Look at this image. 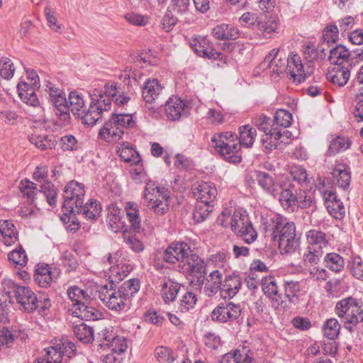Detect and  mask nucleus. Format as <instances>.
<instances>
[{
	"mask_svg": "<svg viewBox=\"0 0 363 363\" xmlns=\"http://www.w3.org/2000/svg\"><path fill=\"white\" fill-rule=\"evenodd\" d=\"M262 224L266 233L274 241L279 242V248L282 255H290L299 250L300 241L296 236L294 222L279 214H271L262 217Z\"/></svg>",
	"mask_w": 363,
	"mask_h": 363,
	"instance_id": "f257e3e1",
	"label": "nucleus"
},
{
	"mask_svg": "<svg viewBox=\"0 0 363 363\" xmlns=\"http://www.w3.org/2000/svg\"><path fill=\"white\" fill-rule=\"evenodd\" d=\"M91 100L89 108H86L84 100L81 94L77 91H72L69 94L68 105L69 113L71 111L74 116L82 121L83 124L88 126L94 125L102 118V110L106 109L104 99H94L91 94Z\"/></svg>",
	"mask_w": 363,
	"mask_h": 363,
	"instance_id": "f03ea898",
	"label": "nucleus"
},
{
	"mask_svg": "<svg viewBox=\"0 0 363 363\" xmlns=\"http://www.w3.org/2000/svg\"><path fill=\"white\" fill-rule=\"evenodd\" d=\"M192 194L198 203L193 213L194 220L197 223L203 221L211 212V208L218 195L215 184L210 182L200 181L192 186Z\"/></svg>",
	"mask_w": 363,
	"mask_h": 363,
	"instance_id": "7ed1b4c3",
	"label": "nucleus"
},
{
	"mask_svg": "<svg viewBox=\"0 0 363 363\" xmlns=\"http://www.w3.org/2000/svg\"><path fill=\"white\" fill-rule=\"evenodd\" d=\"M335 313L341 319L344 328L352 333L363 322V301L351 296L343 298L336 303Z\"/></svg>",
	"mask_w": 363,
	"mask_h": 363,
	"instance_id": "20e7f679",
	"label": "nucleus"
},
{
	"mask_svg": "<svg viewBox=\"0 0 363 363\" xmlns=\"http://www.w3.org/2000/svg\"><path fill=\"white\" fill-rule=\"evenodd\" d=\"M1 291L9 302L18 304L20 309L26 312L36 310L37 295L30 287L18 285L11 279H4Z\"/></svg>",
	"mask_w": 363,
	"mask_h": 363,
	"instance_id": "39448f33",
	"label": "nucleus"
},
{
	"mask_svg": "<svg viewBox=\"0 0 363 363\" xmlns=\"http://www.w3.org/2000/svg\"><path fill=\"white\" fill-rule=\"evenodd\" d=\"M279 202L281 206L289 211H294L296 208H308L313 206V198L308 187L298 189V186H289V189L279 194Z\"/></svg>",
	"mask_w": 363,
	"mask_h": 363,
	"instance_id": "423d86ee",
	"label": "nucleus"
},
{
	"mask_svg": "<svg viewBox=\"0 0 363 363\" xmlns=\"http://www.w3.org/2000/svg\"><path fill=\"white\" fill-rule=\"evenodd\" d=\"M169 191L164 186H158L153 181L146 182L144 199L147 206L159 216L165 214L169 209Z\"/></svg>",
	"mask_w": 363,
	"mask_h": 363,
	"instance_id": "0eeeda50",
	"label": "nucleus"
},
{
	"mask_svg": "<svg viewBox=\"0 0 363 363\" xmlns=\"http://www.w3.org/2000/svg\"><path fill=\"white\" fill-rule=\"evenodd\" d=\"M85 195L84 186L76 181H71L65 187L63 209L69 213L82 211Z\"/></svg>",
	"mask_w": 363,
	"mask_h": 363,
	"instance_id": "6e6552de",
	"label": "nucleus"
},
{
	"mask_svg": "<svg viewBox=\"0 0 363 363\" xmlns=\"http://www.w3.org/2000/svg\"><path fill=\"white\" fill-rule=\"evenodd\" d=\"M229 226L235 234L242 237L246 243L250 244L257 238V233L245 212L235 211Z\"/></svg>",
	"mask_w": 363,
	"mask_h": 363,
	"instance_id": "1a4fd4ad",
	"label": "nucleus"
},
{
	"mask_svg": "<svg viewBox=\"0 0 363 363\" xmlns=\"http://www.w3.org/2000/svg\"><path fill=\"white\" fill-rule=\"evenodd\" d=\"M241 313L240 304L225 299L212 311L211 319L218 323H231L240 317Z\"/></svg>",
	"mask_w": 363,
	"mask_h": 363,
	"instance_id": "9d476101",
	"label": "nucleus"
},
{
	"mask_svg": "<svg viewBox=\"0 0 363 363\" xmlns=\"http://www.w3.org/2000/svg\"><path fill=\"white\" fill-rule=\"evenodd\" d=\"M190 46L199 57L211 60H219L226 63V57L224 55L217 52L213 48L212 42L206 36H199L192 38L190 41Z\"/></svg>",
	"mask_w": 363,
	"mask_h": 363,
	"instance_id": "9b49d317",
	"label": "nucleus"
},
{
	"mask_svg": "<svg viewBox=\"0 0 363 363\" xmlns=\"http://www.w3.org/2000/svg\"><path fill=\"white\" fill-rule=\"evenodd\" d=\"M124 296L121 291L118 289L117 290L114 289L112 286L110 289L105 286L99 291L100 300L110 310L115 311L125 310L128 299Z\"/></svg>",
	"mask_w": 363,
	"mask_h": 363,
	"instance_id": "f8f14e48",
	"label": "nucleus"
},
{
	"mask_svg": "<svg viewBox=\"0 0 363 363\" xmlns=\"http://www.w3.org/2000/svg\"><path fill=\"white\" fill-rule=\"evenodd\" d=\"M261 285L264 294L272 300L273 306L284 310L289 309L287 301L284 299L282 294L279 293V286L274 277H264L261 279Z\"/></svg>",
	"mask_w": 363,
	"mask_h": 363,
	"instance_id": "ddd939ff",
	"label": "nucleus"
},
{
	"mask_svg": "<svg viewBox=\"0 0 363 363\" xmlns=\"http://www.w3.org/2000/svg\"><path fill=\"white\" fill-rule=\"evenodd\" d=\"M190 252L191 248L186 242H172L163 252V260L167 264H182L186 255Z\"/></svg>",
	"mask_w": 363,
	"mask_h": 363,
	"instance_id": "4468645a",
	"label": "nucleus"
},
{
	"mask_svg": "<svg viewBox=\"0 0 363 363\" xmlns=\"http://www.w3.org/2000/svg\"><path fill=\"white\" fill-rule=\"evenodd\" d=\"M182 272L192 276L201 275L206 270V265L202 258L195 253H189L184 259L179 264Z\"/></svg>",
	"mask_w": 363,
	"mask_h": 363,
	"instance_id": "2eb2a0df",
	"label": "nucleus"
},
{
	"mask_svg": "<svg viewBox=\"0 0 363 363\" xmlns=\"http://www.w3.org/2000/svg\"><path fill=\"white\" fill-rule=\"evenodd\" d=\"M279 52V49L272 50L259 67L262 70L269 68L271 77L274 78L286 71L285 60L281 57L278 58Z\"/></svg>",
	"mask_w": 363,
	"mask_h": 363,
	"instance_id": "dca6fc26",
	"label": "nucleus"
},
{
	"mask_svg": "<svg viewBox=\"0 0 363 363\" xmlns=\"http://www.w3.org/2000/svg\"><path fill=\"white\" fill-rule=\"evenodd\" d=\"M188 109L186 101L177 96L169 98L165 104L166 114L172 121L179 120L181 117L186 116Z\"/></svg>",
	"mask_w": 363,
	"mask_h": 363,
	"instance_id": "f3484780",
	"label": "nucleus"
},
{
	"mask_svg": "<svg viewBox=\"0 0 363 363\" xmlns=\"http://www.w3.org/2000/svg\"><path fill=\"white\" fill-rule=\"evenodd\" d=\"M242 284V278L238 272L227 274L223 281L221 296L224 299L233 298L239 292Z\"/></svg>",
	"mask_w": 363,
	"mask_h": 363,
	"instance_id": "a211bd4d",
	"label": "nucleus"
},
{
	"mask_svg": "<svg viewBox=\"0 0 363 363\" xmlns=\"http://www.w3.org/2000/svg\"><path fill=\"white\" fill-rule=\"evenodd\" d=\"M323 196L329 214L335 219H342L345 214V208L343 203L337 199L336 194L333 191H326Z\"/></svg>",
	"mask_w": 363,
	"mask_h": 363,
	"instance_id": "6ab92c4d",
	"label": "nucleus"
},
{
	"mask_svg": "<svg viewBox=\"0 0 363 363\" xmlns=\"http://www.w3.org/2000/svg\"><path fill=\"white\" fill-rule=\"evenodd\" d=\"M286 72L290 76L294 82L301 83L306 79V74L303 70V66L298 55H293L287 58Z\"/></svg>",
	"mask_w": 363,
	"mask_h": 363,
	"instance_id": "aec40b11",
	"label": "nucleus"
},
{
	"mask_svg": "<svg viewBox=\"0 0 363 363\" xmlns=\"http://www.w3.org/2000/svg\"><path fill=\"white\" fill-rule=\"evenodd\" d=\"M211 35L218 40H235L240 38L241 32L232 24L222 23L212 28Z\"/></svg>",
	"mask_w": 363,
	"mask_h": 363,
	"instance_id": "412c9836",
	"label": "nucleus"
},
{
	"mask_svg": "<svg viewBox=\"0 0 363 363\" xmlns=\"http://www.w3.org/2000/svg\"><path fill=\"white\" fill-rule=\"evenodd\" d=\"M350 68L349 65L336 66L328 70L327 79L333 85L342 87L347 84L350 79Z\"/></svg>",
	"mask_w": 363,
	"mask_h": 363,
	"instance_id": "4be33fe9",
	"label": "nucleus"
},
{
	"mask_svg": "<svg viewBox=\"0 0 363 363\" xmlns=\"http://www.w3.org/2000/svg\"><path fill=\"white\" fill-rule=\"evenodd\" d=\"M162 90L163 86L158 79H147L143 86L142 96L147 103L152 104L159 98Z\"/></svg>",
	"mask_w": 363,
	"mask_h": 363,
	"instance_id": "5701e85b",
	"label": "nucleus"
},
{
	"mask_svg": "<svg viewBox=\"0 0 363 363\" xmlns=\"http://www.w3.org/2000/svg\"><path fill=\"white\" fill-rule=\"evenodd\" d=\"M51 101L55 107V115L62 122L63 125L69 123L70 114L69 113L68 101L65 97L64 92L56 96L50 98Z\"/></svg>",
	"mask_w": 363,
	"mask_h": 363,
	"instance_id": "b1692460",
	"label": "nucleus"
},
{
	"mask_svg": "<svg viewBox=\"0 0 363 363\" xmlns=\"http://www.w3.org/2000/svg\"><path fill=\"white\" fill-rule=\"evenodd\" d=\"M291 179H288L281 186V191L289 189V186H298V189L308 187L309 179L306 170L303 167H296L290 172Z\"/></svg>",
	"mask_w": 363,
	"mask_h": 363,
	"instance_id": "393cba45",
	"label": "nucleus"
},
{
	"mask_svg": "<svg viewBox=\"0 0 363 363\" xmlns=\"http://www.w3.org/2000/svg\"><path fill=\"white\" fill-rule=\"evenodd\" d=\"M237 140V135L229 131L216 133L211 138V145L218 152L228 146H233V148H235V142Z\"/></svg>",
	"mask_w": 363,
	"mask_h": 363,
	"instance_id": "a878e982",
	"label": "nucleus"
},
{
	"mask_svg": "<svg viewBox=\"0 0 363 363\" xmlns=\"http://www.w3.org/2000/svg\"><path fill=\"white\" fill-rule=\"evenodd\" d=\"M72 315L86 321L97 320L103 318L104 314L95 307L90 306L89 303L79 304L73 309Z\"/></svg>",
	"mask_w": 363,
	"mask_h": 363,
	"instance_id": "bb28decb",
	"label": "nucleus"
},
{
	"mask_svg": "<svg viewBox=\"0 0 363 363\" xmlns=\"http://www.w3.org/2000/svg\"><path fill=\"white\" fill-rule=\"evenodd\" d=\"M223 275L219 270H213L208 277L203 288V292L208 297H212L221 291L223 286Z\"/></svg>",
	"mask_w": 363,
	"mask_h": 363,
	"instance_id": "cd10ccee",
	"label": "nucleus"
},
{
	"mask_svg": "<svg viewBox=\"0 0 363 363\" xmlns=\"http://www.w3.org/2000/svg\"><path fill=\"white\" fill-rule=\"evenodd\" d=\"M29 141L40 150H48L54 149L57 143L58 138L56 135L31 134L28 136Z\"/></svg>",
	"mask_w": 363,
	"mask_h": 363,
	"instance_id": "c85d7f7f",
	"label": "nucleus"
},
{
	"mask_svg": "<svg viewBox=\"0 0 363 363\" xmlns=\"http://www.w3.org/2000/svg\"><path fill=\"white\" fill-rule=\"evenodd\" d=\"M18 232L13 223L8 220H0V241L11 246L18 240Z\"/></svg>",
	"mask_w": 363,
	"mask_h": 363,
	"instance_id": "c756f323",
	"label": "nucleus"
},
{
	"mask_svg": "<svg viewBox=\"0 0 363 363\" xmlns=\"http://www.w3.org/2000/svg\"><path fill=\"white\" fill-rule=\"evenodd\" d=\"M119 92L118 87L115 83H106L104 85V93L101 91L96 89L94 90L92 94L94 99L98 100L100 99L101 101L104 99L106 104H107V106H108V108L106 107V109L102 110V114L104 112H107L111 110L112 99L115 98Z\"/></svg>",
	"mask_w": 363,
	"mask_h": 363,
	"instance_id": "7c9ffc66",
	"label": "nucleus"
},
{
	"mask_svg": "<svg viewBox=\"0 0 363 363\" xmlns=\"http://www.w3.org/2000/svg\"><path fill=\"white\" fill-rule=\"evenodd\" d=\"M256 180L258 185L267 194L276 196L279 194V185L273 176L264 172H257Z\"/></svg>",
	"mask_w": 363,
	"mask_h": 363,
	"instance_id": "2f4dec72",
	"label": "nucleus"
},
{
	"mask_svg": "<svg viewBox=\"0 0 363 363\" xmlns=\"http://www.w3.org/2000/svg\"><path fill=\"white\" fill-rule=\"evenodd\" d=\"M60 350L57 345L43 349L42 356L36 359L34 363H66L67 360L65 359L64 361Z\"/></svg>",
	"mask_w": 363,
	"mask_h": 363,
	"instance_id": "473e14b6",
	"label": "nucleus"
},
{
	"mask_svg": "<svg viewBox=\"0 0 363 363\" xmlns=\"http://www.w3.org/2000/svg\"><path fill=\"white\" fill-rule=\"evenodd\" d=\"M286 133H289L288 130H284L283 133H281V130L277 128L264 134L261 141L264 150L269 152L278 148L279 143H283V141L281 140V138Z\"/></svg>",
	"mask_w": 363,
	"mask_h": 363,
	"instance_id": "72a5a7b5",
	"label": "nucleus"
},
{
	"mask_svg": "<svg viewBox=\"0 0 363 363\" xmlns=\"http://www.w3.org/2000/svg\"><path fill=\"white\" fill-rule=\"evenodd\" d=\"M350 51L341 44L337 45L330 50L328 60L337 66L348 65Z\"/></svg>",
	"mask_w": 363,
	"mask_h": 363,
	"instance_id": "f704fd0d",
	"label": "nucleus"
},
{
	"mask_svg": "<svg viewBox=\"0 0 363 363\" xmlns=\"http://www.w3.org/2000/svg\"><path fill=\"white\" fill-rule=\"evenodd\" d=\"M34 279L39 286L47 288L54 279V272L48 264L38 265L35 271Z\"/></svg>",
	"mask_w": 363,
	"mask_h": 363,
	"instance_id": "c9c22d12",
	"label": "nucleus"
},
{
	"mask_svg": "<svg viewBox=\"0 0 363 363\" xmlns=\"http://www.w3.org/2000/svg\"><path fill=\"white\" fill-rule=\"evenodd\" d=\"M125 210L131 230L135 233H139L141 228V219L138 205L134 202L128 201L125 204Z\"/></svg>",
	"mask_w": 363,
	"mask_h": 363,
	"instance_id": "e433bc0d",
	"label": "nucleus"
},
{
	"mask_svg": "<svg viewBox=\"0 0 363 363\" xmlns=\"http://www.w3.org/2000/svg\"><path fill=\"white\" fill-rule=\"evenodd\" d=\"M306 236L308 243V247H313L315 250H323L328 245L326 234L320 230L315 229L310 230L306 232Z\"/></svg>",
	"mask_w": 363,
	"mask_h": 363,
	"instance_id": "4c0bfd02",
	"label": "nucleus"
},
{
	"mask_svg": "<svg viewBox=\"0 0 363 363\" xmlns=\"http://www.w3.org/2000/svg\"><path fill=\"white\" fill-rule=\"evenodd\" d=\"M279 21L276 17H269L264 19L260 18L257 21V29L261 32L266 38H270L274 33L278 32Z\"/></svg>",
	"mask_w": 363,
	"mask_h": 363,
	"instance_id": "58836bf2",
	"label": "nucleus"
},
{
	"mask_svg": "<svg viewBox=\"0 0 363 363\" xmlns=\"http://www.w3.org/2000/svg\"><path fill=\"white\" fill-rule=\"evenodd\" d=\"M38 88L28 86L26 83H18L17 90L21 99L28 105L37 106L39 104V100L35 94V90Z\"/></svg>",
	"mask_w": 363,
	"mask_h": 363,
	"instance_id": "ea45409f",
	"label": "nucleus"
},
{
	"mask_svg": "<svg viewBox=\"0 0 363 363\" xmlns=\"http://www.w3.org/2000/svg\"><path fill=\"white\" fill-rule=\"evenodd\" d=\"M284 299L287 301L289 308L290 304H296L301 291V282L295 280H285L284 283Z\"/></svg>",
	"mask_w": 363,
	"mask_h": 363,
	"instance_id": "a19ab883",
	"label": "nucleus"
},
{
	"mask_svg": "<svg viewBox=\"0 0 363 363\" xmlns=\"http://www.w3.org/2000/svg\"><path fill=\"white\" fill-rule=\"evenodd\" d=\"M181 284L171 279L165 281L162 284V297L165 303L169 304L176 300L180 291Z\"/></svg>",
	"mask_w": 363,
	"mask_h": 363,
	"instance_id": "79ce46f5",
	"label": "nucleus"
},
{
	"mask_svg": "<svg viewBox=\"0 0 363 363\" xmlns=\"http://www.w3.org/2000/svg\"><path fill=\"white\" fill-rule=\"evenodd\" d=\"M113 122V121L110 118L104 123V127L100 129L99 135L101 138L104 140L111 138L112 140H116L120 139L124 134V130Z\"/></svg>",
	"mask_w": 363,
	"mask_h": 363,
	"instance_id": "37998d69",
	"label": "nucleus"
},
{
	"mask_svg": "<svg viewBox=\"0 0 363 363\" xmlns=\"http://www.w3.org/2000/svg\"><path fill=\"white\" fill-rule=\"evenodd\" d=\"M326 268L335 274L340 273L345 268V259L339 254L335 252L327 253L323 259Z\"/></svg>",
	"mask_w": 363,
	"mask_h": 363,
	"instance_id": "c03bdc74",
	"label": "nucleus"
},
{
	"mask_svg": "<svg viewBox=\"0 0 363 363\" xmlns=\"http://www.w3.org/2000/svg\"><path fill=\"white\" fill-rule=\"evenodd\" d=\"M82 211L85 218L90 220H96L101 212V206L99 202L95 199H91L85 204H82Z\"/></svg>",
	"mask_w": 363,
	"mask_h": 363,
	"instance_id": "a18cd8bd",
	"label": "nucleus"
},
{
	"mask_svg": "<svg viewBox=\"0 0 363 363\" xmlns=\"http://www.w3.org/2000/svg\"><path fill=\"white\" fill-rule=\"evenodd\" d=\"M240 137L238 143L245 147H252L257 135L256 129L250 125H244L240 127Z\"/></svg>",
	"mask_w": 363,
	"mask_h": 363,
	"instance_id": "49530a36",
	"label": "nucleus"
},
{
	"mask_svg": "<svg viewBox=\"0 0 363 363\" xmlns=\"http://www.w3.org/2000/svg\"><path fill=\"white\" fill-rule=\"evenodd\" d=\"M333 177L337 178L338 186L346 189L350 185L351 175L349 168L346 167L344 164L337 165L333 171Z\"/></svg>",
	"mask_w": 363,
	"mask_h": 363,
	"instance_id": "de8ad7c7",
	"label": "nucleus"
},
{
	"mask_svg": "<svg viewBox=\"0 0 363 363\" xmlns=\"http://www.w3.org/2000/svg\"><path fill=\"white\" fill-rule=\"evenodd\" d=\"M235 148H233V146H228L220 150L218 153L228 162L234 164L239 163L242 160V156L240 153V144L238 140L235 142Z\"/></svg>",
	"mask_w": 363,
	"mask_h": 363,
	"instance_id": "09e8293b",
	"label": "nucleus"
},
{
	"mask_svg": "<svg viewBox=\"0 0 363 363\" xmlns=\"http://www.w3.org/2000/svg\"><path fill=\"white\" fill-rule=\"evenodd\" d=\"M73 332L76 337L83 343H89L94 340V330L84 323L75 325Z\"/></svg>",
	"mask_w": 363,
	"mask_h": 363,
	"instance_id": "8fccbe9b",
	"label": "nucleus"
},
{
	"mask_svg": "<svg viewBox=\"0 0 363 363\" xmlns=\"http://www.w3.org/2000/svg\"><path fill=\"white\" fill-rule=\"evenodd\" d=\"M351 143L349 138L342 136H336L330 141L327 150V155L328 156L335 155L340 152L348 149Z\"/></svg>",
	"mask_w": 363,
	"mask_h": 363,
	"instance_id": "3c124183",
	"label": "nucleus"
},
{
	"mask_svg": "<svg viewBox=\"0 0 363 363\" xmlns=\"http://www.w3.org/2000/svg\"><path fill=\"white\" fill-rule=\"evenodd\" d=\"M340 328L341 325L336 318H329L323 324V335L329 340H335L339 336Z\"/></svg>",
	"mask_w": 363,
	"mask_h": 363,
	"instance_id": "603ef678",
	"label": "nucleus"
},
{
	"mask_svg": "<svg viewBox=\"0 0 363 363\" xmlns=\"http://www.w3.org/2000/svg\"><path fill=\"white\" fill-rule=\"evenodd\" d=\"M252 123L258 130L262 131L264 134L277 129V128L274 127L273 121L271 118L264 114H256L252 118Z\"/></svg>",
	"mask_w": 363,
	"mask_h": 363,
	"instance_id": "864d4df0",
	"label": "nucleus"
},
{
	"mask_svg": "<svg viewBox=\"0 0 363 363\" xmlns=\"http://www.w3.org/2000/svg\"><path fill=\"white\" fill-rule=\"evenodd\" d=\"M8 259L16 268L26 266L28 262L27 255L21 245L9 253Z\"/></svg>",
	"mask_w": 363,
	"mask_h": 363,
	"instance_id": "5fc2aeb1",
	"label": "nucleus"
},
{
	"mask_svg": "<svg viewBox=\"0 0 363 363\" xmlns=\"http://www.w3.org/2000/svg\"><path fill=\"white\" fill-rule=\"evenodd\" d=\"M118 155L125 162H131L135 165L141 163V157L138 152L133 147L123 144L118 150Z\"/></svg>",
	"mask_w": 363,
	"mask_h": 363,
	"instance_id": "6e6d98bb",
	"label": "nucleus"
},
{
	"mask_svg": "<svg viewBox=\"0 0 363 363\" xmlns=\"http://www.w3.org/2000/svg\"><path fill=\"white\" fill-rule=\"evenodd\" d=\"M133 270V267L130 264H117L110 268L111 285L114 282H118L123 280L128 274Z\"/></svg>",
	"mask_w": 363,
	"mask_h": 363,
	"instance_id": "4d7b16f0",
	"label": "nucleus"
},
{
	"mask_svg": "<svg viewBox=\"0 0 363 363\" xmlns=\"http://www.w3.org/2000/svg\"><path fill=\"white\" fill-rule=\"evenodd\" d=\"M254 359L247 353H241L238 350L233 354L228 353L224 355L220 363H252Z\"/></svg>",
	"mask_w": 363,
	"mask_h": 363,
	"instance_id": "13d9d810",
	"label": "nucleus"
},
{
	"mask_svg": "<svg viewBox=\"0 0 363 363\" xmlns=\"http://www.w3.org/2000/svg\"><path fill=\"white\" fill-rule=\"evenodd\" d=\"M347 268L353 277L363 281V261L359 256H353L348 262Z\"/></svg>",
	"mask_w": 363,
	"mask_h": 363,
	"instance_id": "bf43d9fd",
	"label": "nucleus"
},
{
	"mask_svg": "<svg viewBox=\"0 0 363 363\" xmlns=\"http://www.w3.org/2000/svg\"><path fill=\"white\" fill-rule=\"evenodd\" d=\"M111 118L113 121V123H116L123 130L125 128H133L135 124L133 115L130 113H114Z\"/></svg>",
	"mask_w": 363,
	"mask_h": 363,
	"instance_id": "052dcab7",
	"label": "nucleus"
},
{
	"mask_svg": "<svg viewBox=\"0 0 363 363\" xmlns=\"http://www.w3.org/2000/svg\"><path fill=\"white\" fill-rule=\"evenodd\" d=\"M155 357L160 363H172L176 359L173 350L164 346H158L155 348Z\"/></svg>",
	"mask_w": 363,
	"mask_h": 363,
	"instance_id": "680f3d73",
	"label": "nucleus"
},
{
	"mask_svg": "<svg viewBox=\"0 0 363 363\" xmlns=\"http://www.w3.org/2000/svg\"><path fill=\"white\" fill-rule=\"evenodd\" d=\"M140 284L138 279H130L124 281L118 289L124 294V296L128 300L133 297L140 289Z\"/></svg>",
	"mask_w": 363,
	"mask_h": 363,
	"instance_id": "e2e57ef3",
	"label": "nucleus"
},
{
	"mask_svg": "<svg viewBox=\"0 0 363 363\" xmlns=\"http://www.w3.org/2000/svg\"><path fill=\"white\" fill-rule=\"evenodd\" d=\"M40 192L46 198L50 206H55L57 202V189L51 182H45L40 186Z\"/></svg>",
	"mask_w": 363,
	"mask_h": 363,
	"instance_id": "0e129e2a",
	"label": "nucleus"
},
{
	"mask_svg": "<svg viewBox=\"0 0 363 363\" xmlns=\"http://www.w3.org/2000/svg\"><path fill=\"white\" fill-rule=\"evenodd\" d=\"M197 301L196 295L191 291H186L182 294L179 302V310L182 312H187L194 308Z\"/></svg>",
	"mask_w": 363,
	"mask_h": 363,
	"instance_id": "69168bd1",
	"label": "nucleus"
},
{
	"mask_svg": "<svg viewBox=\"0 0 363 363\" xmlns=\"http://www.w3.org/2000/svg\"><path fill=\"white\" fill-rule=\"evenodd\" d=\"M323 254V250H318L313 247H308L307 252L303 255V261L305 266L317 264Z\"/></svg>",
	"mask_w": 363,
	"mask_h": 363,
	"instance_id": "338daca9",
	"label": "nucleus"
},
{
	"mask_svg": "<svg viewBox=\"0 0 363 363\" xmlns=\"http://www.w3.org/2000/svg\"><path fill=\"white\" fill-rule=\"evenodd\" d=\"M77 214L79 213L65 211L63 216L61 217V220L66 224L67 230L72 233L77 232L80 228L79 221L76 217Z\"/></svg>",
	"mask_w": 363,
	"mask_h": 363,
	"instance_id": "774afa93",
	"label": "nucleus"
}]
</instances>
